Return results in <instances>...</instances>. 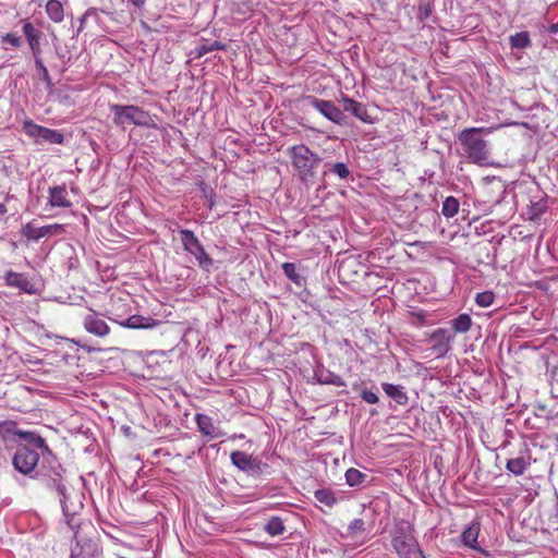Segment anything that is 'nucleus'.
Returning a JSON list of instances; mask_svg holds the SVG:
<instances>
[{"mask_svg": "<svg viewBox=\"0 0 558 558\" xmlns=\"http://www.w3.org/2000/svg\"><path fill=\"white\" fill-rule=\"evenodd\" d=\"M489 129L469 128L458 134V140L462 146L463 155L472 163L481 167L490 166L489 146L483 135L488 134Z\"/></svg>", "mask_w": 558, "mask_h": 558, "instance_id": "nucleus-1", "label": "nucleus"}, {"mask_svg": "<svg viewBox=\"0 0 558 558\" xmlns=\"http://www.w3.org/2000/svg\"><path fill=\"white\" fill-rule=\"evenodd\" d=\"M289 154L300 179L305 183L312 181L316 175V168L322 158L303 144L290 147Z\"/></svg>", "mask_w": 558, "mask_h": 558, "instance_id": "nucleus-2", "label": "nucleus"}, {"mask_svg": "<svg viewBox=\"0 0 558 558\" xmlns=\"http://www.w3.org/2000/svg\"><path fill=\"white\" fill-rule=\"evenodd\" d=\"M113 121L117 125L125 126L129 124L146 126L149 124L150 116L137 106L112 105Z\"/></svg>", "mask_w": 558, "mask_h": 558, "instance_id": "nucleus-3", "label": "nucleus"}, {"mask_svg": "<svg viewBox=\"0 0 558 558\" xmlns=\"http://www.w3.org/2000/svg\"><path fill=\"white\" fill-rule=\"evenodd\" d=\"M392 545L399 558H425L412 534L402 529L395 532Z\"/></svg>", "mask_w": 558, "mask_h": 558, "instance_id": "nucleus-4", "label": "nucleus"}, {"mask_svg": "<svg viewBox=\"0 0 558 558\" xmlns=\"http://www.w3.org/2000/svg\"><path fill=\"white\" fill-rule=\"evenodd\" d=\"M180 235L184 250L195 256V258L198 262V265L203 269L209 270V268L213 266V259L205 252L204 247L199 243L198 239L194 235L193 231L181 230Z\"/></svg>", "mask_w": 558, "mask_h": 558, "instance_id": "nucleus-5", "label": "nucleus"}, {"mask_svg": "<svg viewBox=\"0 0 558 558\" xmlns=\"http://www.w3.org/2000/svg\"><path fill=\"white\" fill-rule=\"evenodd\" d=\"M39 460V454L26 446L17 448L13 457V465L22 474H31Z\"/></svg>", "mask_w": 558, "mask_h": 558, "instance_id": "nucleus-6", "label": "nucleus"}, {"mask_svg": "<svg viewBox=\"0 0 558 558\" xmlns=\"http://www.w3.org/2000/svg\"><path fill=\"white\" fill-rule=\"evenodd\" d=\"M308 104L318 110L324 117L330 121L343 125L347 123V117L343 111L336 107L331 101L318 99L316 97H307Z\"/></svg>", "mask_w": 558, "mask_h": 558, "instance_id": "nucleus-7", "label": "nucleus"}, {"mask_svg": "<svg viewBox=\"0 0 558 558\" xmlns=\"http://www.w3.org/2000/svg\"><path fill=\"white\" fill-rule=\"evenodd\" d=\"M232 463L242 471H246L252 475H259L263 473L267 464L254 459L251 454L243 451H233L230 456Z\"/></svg>", "mask_w": 558, "mask_h": 558, "instance_id": "nucleus-8", "label": "nucleus"}, {"mask_svg": "<svg viewBox=\"0 0 558 558\" xmlns=\"http://www.w3.org/2000/svg\"><path fill=\"white\" fill-rule=\"evenodd\" d=\"M63 471L64 470L59 464L50 468V470L45 473V481L48 487L54 488L59 493L61 497L60 502L62 505L63 511H65V486L62 483Z\"/></svg>", "mask_w": 558, "mask_h": 558, "instance_id": "nucleus-9", "label": "nucleus"}, {"mask_svg": "<svg viewBox=\"0 0 558 558\" xmlns=\"http://www.w3.org/2000/svg\"><path fill=\"white\" fill-rule=\"evenodd\" d=\"M453 340V335L448 330L439 328L430 336L433 349L438 356L445 355L450 350V342Z\"/></svg>", "mask_w": 558, "mask_h": 558, "instance_id": "nucleus-10", "label": "nucleus"}, {"mask_svg": "<svg viewBox=\"0 0 558 558\" xmlns=\"http://www.w3.org/2000/svg\"><path fill=\"white\" fill-rule=\"evenodd\" d=\"M63 230V226L57 223L43 227H35L32 223H27L25 227V235L28 239L39 240L44 236L60 234Z\"/></svg>", "mask_w": 558, "mask_h": 558, "instance_id": "nucleus-11", "label": "nucleus"}, {"mask_svg": "<svg viewBox=\"0 0 558 558\" xmlns=\"http://www.w3.org/2000/svg\"><path fill=\"white\" fill-rule=\"evenodd\" d=\"M23 33L28 41L29 48L34 56V60L40 59L41 48L39 40L43 33L39 29L35 28L31 23H25L23 25Z\"/></svg>", "mask_w": 558, "mask_h": 558, "instance_id": "nucleus-12", "label": "nucleus"}, {"mask_svg": "<svg viewBox=\"0 0 558 558\" xmlns=\"http://www.w3.org/2000/svg\"><path fill=\"white\" fill-rule=\"evenodd\" d=\"M343 110L352 113L363 122H371L366 106L351 98H343Z\"/></svg>", "mask_w": 558, "mask_h": 558, "instance_id": "nucleus-13", "label": "nucleus"}, {"mask_svg": "<svg viewBox=\"0 0 558 558\" xmlns=\"http://www.w3.org/2000/svg\"><path fill=\"white\" fill-rule=\"evenodd\" d=\"M85 329L96 336H106L109 332V327L105 320L97 318L95 315H87L84 319Z\"/></svg>", "mask_w": 558, "mask_h": 558, "instance_id": "nucleus-14", "label": "nucleus"}, {"mask_svg": "<svg viewBox=\"0 0 558 558\" xmlns=\"http://www.w3.org/2000/svg\"><path fill=\"white\" fill-rule=\"evenodd\" d=\"M159 324L158 320H155L151 317H145L142 315H133L129 317L126 320L121 323L122 326L138 329V328H153Z\"/></svg>", "mask_w": 558, "mask_h": 558, "instance_id": "nucleus-15", "label": "nucleus"}, {"mask_svg": "<svg viewBox=\"0 0 558 558\" xmlns=\"http://www.w3.org/2000/svg\"><path fill=\"white\" fill-rule=\"evenodd\" d=\"M315 378L322 385H333L338 387L345 385V383L340 376L325 368H318L315 372Z\"/></svg>", "mask_w": 558, "mask_h": 558, "instance_id": "nucleus-16", "label": "nucleus"}, {"mask_svg": "<svg viewBox=\"0 0 558 558\" xmlns=\"http://www.w3.org/2000/svg\"><path fill=\"white\" fill-rule=\"evenodd\" d=\"M50 197L49 202L53 207H64L68 208L71 206V202L66 198V190L65 186H53L50 189Z\"/></svg>", "mask_w": 558, "mask_h": 558, "instance_id": "nucleus-17", "label": "nucleus"}, {"mask_svg": "<svg viewBox=\"0 0 558 558\" xmlns=\"http://www.w3.org/2000/svg\"><path fill=\"white\" fill-rule=\"evenodd\" d=\"M22 430L17 428V424L14 421L0 422V437L3 441H14L15 437H20Z\"/></svg>", "mask_w": 558, "mask_h": 558, "instance_id": "nucleus-18", "label": "nucleus"}, {"mask_svg": "<svg viewBox=\"0 0 558 558\" xmlns=\"http://www.w3.org/2000/svg\"><path fill=\"white\" fill-rule=\"evenodd\" d=\"M529 465L530 457L520 456L517 458L509 459L507 461L506 469L512 474L519 476L525 472Z\"/></svg>", "mask_w": 558, "mask_h": 558, "instance_id": "nucleus-19", "label": "nucleus"}, {"mask_svg": "<svg viewBox=\"0 0 558 558\" xmlns=\"http://www.w3.org/2000/svg\"><path fill=\"white\" fill-rule=\"evenodd\" d=\"M197 425L199 430L211 438H218L222 435L220 429L211 423L210 418L206 415L198 414L197 415Z\"/></svg>", "mask_w": 558, "mask_h": 558, "instance_id": "nucleus-20", "label": "nucleus"}, {"mask_svg": "<svg viewBox=\"0 0 558 558\" xmlns=\"http://www.w3.org/2000/svg\"><path fill=\"white\" fill-rule=\"evenodd\" d=\"M226 46L220 41H209V40H202L194 49L193 53L195 58H201L205 56L206 53L213 52L215 50H222Z\"/></svg>", "mask_w": 558, "mask_h": 558, "instance_id": "nucleus-21", "label": "nucleus"}, {"mask_svg": "<svg viewBox=\"0 0 558 558\" xmlns=\"http://www.w3.org/2000/svg\"><path fill=\"white\" fill-rule=\"evenodd\" d=\"M383 389L391 399H393L397 403L404 405L408 402V396L403 391L401 386H396L392 384H383Z\"/></svg>", "mask_w": 558, "mask_h": 558, "instance_id": "nucleus-22", "label": "nucleus"}, {"mask_svg": "<svg viewBox=\"0 0 558 558\" xmlns=\"http://www.w3.org/2000/svg\"><path fill=\"white\" fill-rule=\"evenodd\" d=\"M46 11L49 17L54 22L63 20V7L58 0H49L46 4Z\"/></svg>", "mask_w": 558, "mask_h": 558, "instance_id": "nucleus-23", "label": "nucleus"}, {"mask_svg": "<svg viewBox=\"0 0 558 558\" xmlns=\"http://www.w3.org/2000/svg\"><path fill=\"white\" fill-rule=\"evenodd\" d=\"M452 329L454 332H466L470 330L472 319L468 314H461L451 322Z\"/></svg>", "mask_w": 558, "mask_h": 558, "instance_id": "nucleus-24", "label": "nucleus"}, {"mask_svg": "<svg viewBox=\"0 0 558 558\" xmlns=\"http://www.w3.org/2000/svg\"><path fill=\"white\" fill-rule=\"evenodd\" d=\"M510 45L512 48L524 49L531 46V39L527 32H520L510 36Z\"/></svg>", "mask_w": 558, "mask_h": 558, "instance_id": "nucleus-25", "label": "nucleus"}, {"mask_svg": "<svg viewBox=\"0 0 558 558\" xmlns=\"http://www.w3.org/2000/svg\"><path fill=\"white\" fill-rule=\"evenodd\" d=\"M5 281L9 286L16 287L22 290H26L27 286L29 284V282L23 275L13 271H9L7 274Z\"/></svg>", "mask_w": 558, "mask_h": 558, "instance_id": "nucleus-26", "label": "nucleus"}, {"mask_svg": "<svg viewBox=\"0 0 558 558\" xmlns=\"http://www.w3.org/2000/svg\"><path fill=\"white\" fill-rule=\"evenodd\" d=\"M478 527L476 525L469 526L462 533V542L471 548H477Z\"/></svg>", "mask_w": 558, "mask_h": 558, "instance_id": "nucleus-27", "label": "nucleus"}, {"mask_svg": "<svg viewBox=\"0 0 558 558\" xmlns=\"http://www.w3.org/2000/svg\"><path fill=\"white\" fill-rule=\"evenodd\" d=\"M459 211V202L453 196L447 197L442 203L441 213L445 217L451 218Z\"/></svg>", "mask_w": 558, "mask_h": 558, "instance_id": "nucleus-28", "label": "nucleus"}, {"mask_svg": "<svg viewBox=\"0 0 558 558\" xmlns=\"http://www.w3.org/2000/svg\"><path fill=\"white\" fill-rule=\"evenodd\" d=\"M41 141L50 144H62L64 142V135L57 130L44 128Z\"/></svg>", "mask_w": 558, "mask_h": 558, "instance_id": "nucleus-29", "label": "nucleus"}, {"mask_svg": "<svg viewBox=\"0 0 558 558\" xmlns=\"http://www.w3.org/2000/svg\"><path fill=\"white\" fill-rule=\"evenodd\" d=\"M20 438H23L28 444L34 445L37 448L48 450L47 445L45 444L44 438H41L39 435L32 433V432H22L20 434Z\"/></svg>", "mask_w": 558, "mask_h": 558, "instance_id": "nucleus-30", "label": "nucleus"}, {"mask_svg": "<svg viewBox=\"0 0 558 558\" xmlns=\"http://www.w3.org/2000/svg\"><path fill=\"white\" fill-rule=\"evenodd\" d=\"M365 478L366 474L356 469L351 468L345 472V480L350 486H357L362 484Z\"/></svg>", "mask_w": 558, "mask_h": 558, "instance_id": "nucleus-31", "label": "nucleus"}, {"mask_svg": "<svg viewBox=\"0 0 558 558\" xmlns=\"http://www.w3.org/2000/svg\"><path fill=\"white\" fill-rule=\"evenodd\" d=\"M265 530L268 534L276 536L283 533L284 526L280 518L274 517L267 522Z\"/></svg>", "mask_w": 558, "mask_h": 558, "instance_id": "nucleus-32", "label": "nucleus"}, {"mask_svg": "<svg viewBox=\"0 0 558 558\" xmlns=\"http://www.w3.org/2000/svg\"><path fill=\"white\" fill-rule=\"evenodd\" d=\"M315 498L317 501L328 506V507H331L332 505L336 504L337 499L333 495L332 492L328 490V489H318L315 492Z\"/></svg>", "mask_w": 558, "mask_h": 558, "instance_id": "nucleus-33", "label": "nucleus"}, {"mask_svg": "<svg viewBox=\"0 0 558 558\" xmlns=\"http://www.w3.org/2000/svg\"><path fill=\"white\" fill-rule=\"evenodd\" d=\"M23 129L26 134L37 140H41V134L44 132V126H40L33 121H26L23 125Z\"/></svg>", "mask_w": 558, "mask_h": 558, "instance_id": "nucleus-34", "label": "nucleus"}, {"mask_svg": "<svg viewBox=\"0 0 558 558\" xmlns=\"http://www.w3.org/2000/svg\"><path fill=\"white\" fill-rule=\"evenodd\" d=\"M283 274L294 283L300 284L301 283V277L296 272V267L293 263H284L282 265Z\"/></svg>", "mask_w": 558, "mask_h": 558, "instance_id": "nucleus-35", "label": "nucleus"}, {"mask_svg": "<svg viewBox=\"0 0 558 558\" xmlns=\"http://www.w3.org/2000/svg\"><path fill=\"white\" fill-rule=\"evenodd\" d=\"M495 300V295L492 291H484L481 293H477L475 301L476 304L481 307H488L493 304Z\"/></svg>", "mask_w": 558, "mask_h": 558, "instance_id": "nucleus-36", "label": "nucleus"}, {"mask_svg": "<svg viewBox=\"0 0 558 558\" xmlns=\"http://www.w3.org/2000/svg\"><path fill=\"white\" fill-rule=\"evenodd\" d=\"M35 65H36L37 70L40 72L41 80L46 83L47 87L52 88L53 84H52V81H51V77L49 75L47 68L45 66V64L43 62V59L41 58L36 59Z\"/></svg>", "mask_w": 558, "mask_h": 558, "instance_id": "nucleus-37", "label": "nucleus"}, {"mask_svg": "<svg viewBox=\"0 0 558 558\" xmlns=\"http://www.w3.org/2000/svg\"><path fill=\"white\" fill-rule=\"evenodd\" d=\"M78 543L76 545L75 548L72 549V554H71V558H87L89 556H92L96 550V546L92 543H88L86 544L87 548H88V553L84 554V550H83V547L80 548V551H78Z\"/></svg>", "mask_w": 558, "mask_h": 558, "instance_id": "nucleus-38", "label": "nucleus"}, {"mask_svg": "<svg viewBox=\"0 0 558 558\" xmlns=\"http://www.w3.org/2000/svg\"><path fill=\"white\" fill-rule=\"evenodd\" d=\"M98 12H99V10H97V9H88V10L83 14V16H82V17H81V20H80L81 25H80V27H78V32H81V31H82L83 25H84L85 23H87L89 20H94L95 22H98V19H99V16H98Z\"/></svg>", "mask_w": 558, "mask_h": 558, "instance_id": "nucleus-39", "label": "nucleus"}, {"mask_svg": "<svg viewBox=\"0 0 558 558\" xmlns=\"http://www.w3.org/2000/svg\"><path fill=\"white\" fill-rule=\"evenodd\" d=\"M330 171L339 175L341 179H347L350 175V170L343 162L332 165Z\"/></svg>", "mask_w": 558, "mask_h": 558, "instance_id": "nucleus-40", "label": "nucleus"}, {"mask_svg": "<svg viewBox=\"0 0 558 558\" xmlns=\"http://www.w3.org/2000/svg\"><path fill=\"white\" fill-rule=\"evenodd\" d=\"M2 43H7L13 47H20L22 38L13 33H8L2 37Z\"/></svg>", "mask_w": 558, "mask_h": 558, "instance_id": "nucleus-41", "label": "nucleus"}, {"mask_svg": "<svg viewBox=\"0 0 558 558\" xmlns=\"http://www.w3.org/2000/svg\"><path fill=\"white\" fill-rule=\"evenodd\" d=\"M432 14V4L429 2H422L418 7L420 20H425Z\"/></svg>", "mask_w": 558, "mask_h": 558, "instance_id": "nucleus-42", "label": "nucleus"}, {"mask_svg": "<svg viewBox=\"0 0 558 558\" xmlns=\"http://www.w3.org/2000/svg\"><path fill=\"white\" fill-rule=\"evenodd\" d=\"M349 532L351 534H357L364 531V522L362 519H355L349 524Z\"/></svg>", "mask_w": 558, "mask_h": 558, "instance_id": "nucleus-43", "label": "nucleus"}, {"mask_svg": "<svg viewBox=\"0 0 558 558\" xmlns=\"http://www.w3.org/2000/svg\"><path fill=\"white\" fill-rule=\"evenodd\" d=\"M361 397L365 402L371 404H375L378 402V396L371 390H363Z\"/></svg>", "mask_w": 558, "mask_h": 558, "instance_id": "nucleus-44", "label": "nucleus"}, {"mask_svg": "<svg viewBox=\"0 0 558 558\" xmlns=\"http://www.w3.org/2000/svg\"><path fill=\"white\" fill-rule=\"evenodd\" d=\"M547 32H549L551 34L558 33V22L550 24L547 28Z\"/></svg>", "mask_w": 558, "mask_h": 558, "instance_id": "nucleus-45", "label": "nucleus"}, {"mask_svg": "<svg viewBox=\"0 0 558 558\" xmlns=\"http://www.w3.org/2000/svg\"><path fill=\"white\" fill-rule=\"evenodd\" d=\"M134 7L141 8L144 5L146 0H129Z\"/></svg>", "mask_w": 558, "mask_h": 558, "instance_id": "nucleus-46", "label": "nucleus"}, {"mask_svg": "<svg viewBox=\"0 0 558 558\" xmlns=\"http://www.w3.org/2000/svg\"><path fill=\"white\" fill-rule=\"evenodd\" d=\"M7 213V207L3 203H0V216L4 215Z\"/></svg>", "mask_w": 558, "mask_h": 558, "instance_id": "nucleus-47", "label": "nucleus"}, {"mask_svg": "<svg viewBox=\"0 0 558 558\" xmlns=\"http://www.w3.org/2000/svg\"><path fill=\"white\" fill-rule=\"evenodd\" d=\"M141 25H142V27H143L145 31H147V32H149V31H150V27L148 26V24H147L146 22L142 21V22H141Z\"/></svg>", "mask_w": 558, "mask_h": 558, "instance_id": "nucleus-48", "label": "nucleus"}, {"mask_svg": "<svg viewBox=\"0 0 558 558\" xmlns=\"http://www.w3.org/2000/svg\"><path fill=\"white\" fill-rule=\"evenodd\" d=\"M538 217V213H531V219H536Z\"/></svg>", "mask_w": 558, "mask_h": 558, "instance_id": "nucleus-49", "label": "nucleus"}]
</instances>
